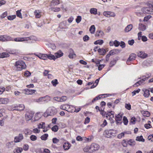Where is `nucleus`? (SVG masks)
Segmentation results:
<instances>
[{
  "label": "nucleus",
  "mask_w": 153,
  "mask_h": 153,
  "mask_svg": "<svg viewBox=\"0 0 153 153\" xmlns=\"http://www.w3.org/2000/svg\"><path fill=\"white\" fill-rule=\"evenodd\" d=\"M100 146L98 144L94 143L90 146H86L84 149V151L85 152L92 153L98 150Z\"/></svg>",
  "instance_id": "nucleus-1"
},
{
  "label": "nucleus",
  "mask_w": 153,
  "mask_h": 153,
  "mask_svg": "<svg viewBox=\"0 0 153 153\" xmlns=\"http://www.w3.org/2000/svg\"><path fill=\"white\" fill-rule=\"evenodd\" d=\"M147 5V7L142 8L141 11L144 14H151L153 11V1L148 2Z\"/></svg>",
  "instance_id": "nucleus-2"
},
{
  "label": "nucleus",
  "mask_w": 153,
  "mask_h": 153,
  "mask_svg": "<svg viewBox=\"0 0 153 153\" xmlns=\"http://www.w3.org/2000/svg\"><path fill=\"white\" fill-rule=\"evenodd\" d=\"M14 66L16 68V70L19 71H21L26 67L25 63L22 61H16L15 63Z\"/></svg>",
  "instance_id": "nucleus-3"
},
{
  "label": "nucleus",
  "mask_w": 153,
  "mask_h": 153,
  "mask_svg": "<svg viewBox=\"0 0 153 153\" xmlns=\"http://www.w3.org/2000/svg\"><path fill=\"white\" fill-rule=\"evenodd\" d=\"M50 100V97L48 95H46L43 97H40L38 99H36V101L37 102L43 101L48 102Z\"/></svg>",
  "instance_id": "nucleus-4"
},
{
  "label": "nucleus",
  "mask_w": 153,
  "mask_h": 153,
  "mask_svg": "<svg viewBox=\"0 0 153 153\" xmlns=\"http://www.w3.org/2000/svg\"><path fill=\"white\" fill-rule=\"evenodd\" d=\"M103 15L107 17H114L115 16V14L114 12L109 11H104L103 13Z\"/></svg>",
  "instance_id": "nucleus-5"
},
{
  "label": "nucleus",
  "mask_w": 153,
  "mask_h": 153,
  "mask_svg": "<svg viewBox=\"0 0 153 153\" xmlns=\"http://www.w3.org/2000/svg\"><path fill=\"white\" fill-rule=\"evenodd\" d=\"M148 77H146L145 76H143V78L142 79L139 80L138 82H137L134 85V86H138L141 85L142 83H143L145 80L148 79Z\"/></svg>",
  "instance_id": "nucleus-6"
},
{
  "label": "nucleus",
  "mask_w": 153,
  "mask_h": 153,
  "mask_svg": "<svg viewBox=\"0 0 153 153\" xmlns=\"http://www.w3.org/2000/svg\"><path fill=\"white\" fill-rule=\"evenodd\" d=\"M23 139V136L22 134H19L18 136L14 138V142L18 143L20 142Z\"/></svg>",
  "instance_id": "nucleus-7"
},
{
  "label": "nucleus",
  "mask_w": 153,
  "mask_h": 153,
  "mask_svg": "<svg viewBox=\"0 0 153 153\" xmlns=\"http://www.w3.org/2000/svg\"><path fill=\"white\" fill-rule=\"evenodd\" d=\"M33 114L32 113L27 112L25 115V118L26 121H28L31 120L33 117Z\"/></svg>",
  "instance_id": "nucleus-8"
},
{
  "label": "nucleus",
  "mask_w": 153,
  "mask_h": 153,
  "mask_svg": "<svg viewBox=\"0 0 153 153\" xmlns=\"http://www.w3.org/2000/svg\"><path fill=\"white\" fill-rule=\"evenodd\" d=\"M136 57V55L134 53H132L130 55L129 57L127 59L126 61V63L127 64L129 65V62L134 60Z\"/></svg>",
  "instance_id": "nucleus-9"
},
{
  "label": "nucleus",
  "mask_w": 153,
  "mask_h": 153,
  "mask_svg": "<svg viewBox=\"0 0 153 153\" xmlns=\"http://www.w3.org/2000/svg\"><path fill=\"white\" fill-rule=\"evenodd\" d=\"M104 135L105 137H108L110 138L111 137V135L113 133L112 132V130H106L104 132Z\"/></svg>",
  "instance_id": "nucleus-10"
},
{
  "label": "nucleus",
  "mask_w": 153,
  "mask_h": 153,
  "mask_svg": "<svg viewBox=\"0 0 153 153\" xmlns=\"http://www.w3.org/2000/svg\"><path fill=\"white\" fill-rule=\"evenodd\" d=\"M137 56L142 58H145L147 57V54L142 51H139L137 53Z\"/></svg>",
  "instance_id": "nucleus-11"
},
{
  "label": "nucleus",
  "mask_w": 153,
  "mask_h": 153,
  "mask_svg": "<svg viewBox=\"0 0 153 153\" xmlns=\"http://www.w3.org/2000/svg\"><path fill=\"white\" fill-rule=\"evenodd\" d=\"M25 38V41L31 40V42H32V41H36L37 39L36 37L34 36H31Z\"/></svg>",
  "instance_id": "nucleus-12"
},
{
  "label": "nucleus",
  "mask_w": 153,
  "mask_h": 153,
  "mask_svg": "<svg viewBox=\"0 0 153 153\" xmlns=\"http://www.w3.org/2000/svg\"><path fill=\"white\" fill-rule=\"evenodd\" d=\"M15 110L18 111H21L24 110L25 108L24 105H19L15 106L14 107Z\"/></svg>",
  "instance_id": "nucleus-13"
},
{
  "label": "nucleus",
  "mask_w": 153,
  "mask_h": 153,
  "mask_svg": "<svg viewBox=\"0 0 153 153\" xmlns=\"http://www.w3.org/2000/svg\"><path fill=\"white\" fill-rule=\"evenodd\" d=\"M110 55L112 56L115 54H118L120 52V51L118 49H113L111 50L109 52Z\"/></svg>",
  "instance_id": "nucleus-14"
},
{
  "label": "nucleus",
  "mask_w": 153,
  "mask_h": 153,
  "mask_svg": "<svg viewBox=\"0 0 153 153\" xmlns=\"http://www.w3.org/2000/svg\"><path fill=\"white\" fill-rule=\"evenodd\" d=\"M59 0H53L51 1L50 4V6L51 7L54 6L56 5H57L59 4Z\"/></svg>",
  "instance_id": "nucleus-15"
},
{
  "label": "nucleus",
  "mask_w": 153,
  "mask_h": 153,
  "mask_svg": "<svg viewBox=\"0 0 153 153\" xmlns=\"http://www.w3.org/2000/svg\"><path fill=\"white\" fill-rule=\"evenodd\" d=\"M37 56L40 59L44 60H46L48 58L47 54H40L37 55Z\"/></svg>",
  "instance_id": "nucleus-16"
},
{
  "label": "nucleus",
  "mask_w": 153,
  "mask_h": 153,
  "mask_svg": "<svg viewBox=\"0 0 153 153\" xmlns=\"http://www.w3.org/2000/svg\"><path fill=\"white\" fill-rule=\"evenodd\" d=\"M97 51L99 53V54L101 55H104L106 53V51L103 48H99Z\"/></svg>",
  "instance_id": "nucleus-17"
},
{
  "label": "nucleus",
  "mask_w": 153,
  "mask_h": 153,
  "mask_svg": "<svg viewBox=\"0 0 153 153\" xmlns=\"http://www.w3.org/2000/svg\"><path fill=\"white\" fill-rule=\"evenodd\" d=\"M10 37L6 35L0 36V41H5L7 40V39H10Z\"/></svg>",
  "instance_id": "nucleus-18"
},
{
  "label": "nucleus",
  "mask_w": 153,
  "mask_h": 153,
  "mask_svg": "<svg viewBox=\"0 0 153 153\" xmlns=\"http://www.w3.org/2000/svg\"><path fill=\"white\" fill-rule=\"evenodd\" d=\"M71 144L68 142L65 143H64L63 147L65 150H68L70 148Z\"/></svg>",
  "instance_id": "nucleus-19"
},
{
  "label": "nucleus",
  "mask_w": 153,
  "mask_h": 153,
  "mask_svg": "<svg viewBox=\"0 0 153 153\" xmlns=\"http://www.w3.org/2000/svg\"><path fill=\"white\" fill-rule=\"evenodd\" d=\"M103 32L101 30H98L97 31L95 36L100 37L104 35Z\"/></svg>",
  "instance_id": "nucleus-20"
},
{
  "label": "nucleus",
  "mask_w": 153,
  "mask_h": 153,
  "mask_svg": "<svg viewBox=\"0 0 153 153\" xmlns=\"http://www.w3.org/2000/svg\"><path fill=\"white\" fill-rule=\"evenodd\" d=\"M25 91H26V94H31L34 93L36 91L35 90H32V89H25Z\"/></svg>",
  "instance_id": "nucleus-21"
},
{
  "label": "nucleus",
  "mask_w": 153,
  "mask_h": 153,
  "mask_svg": "<svg viewBox=\"0 0 153 153\" xmlns=\"http://www.w3.org/2000/svg\"><path fill=\"white\" fill-rule=\"evenodd\" d=\"M55 54L56 58H58L63 56V53L62 52L61 50H59L57 52L55 53Z\"/></svg>",
  "instance_id": "nucleus-22"
},
{
  "label": "nucleus",
  "mask_w": 153,
  "mask_h": 153,
  "mask_svg": "<svg viewBox=\"0 0 153 153\" xmlns=\"http://www.w3.org/2000/svg\"><path fill=\"white\" fill-rule=\"evenodd\" d=\"M122 118V115L120 114H118L115 117V120L118 123H119V121H120Z\"/></svg>",
  "instance_id": "nucleus-23"
},
{
  "label": "nucleus",
  "mask_w": 153,
  "mask_h": 153,
  "mask_svg": "<svg viewBox=\"0 0 153 153\" xmlns=\"http://www.w3.org/2000/svg\"><path fill=\"white\" fill-rule=\"evenodd\" d=\"M9 101L7 98H0V102L1 104H7Z\"/></svg>",
  "instance_id": "nucleus-24"
},
{
  "label": "nucleus",
  "mask_w": 153,
  "mask_h": 153,
  "mask_svg": "<svg viewBox=\"0 0 153 153\" xmlns=\"http://www.w3.org/2000/svg\"><path fill=\"white\" fill-rule=\"evenodd\" d=\"M138 29L142 31H144L146 29V26L140 23L139 24Z\"/></svg>",
  "instance_id": "nucleus-25"
},
{
  "label": "nucleus",
  "mask_w": 153,
  "mask_h": 153,
  "mask_svg": "<svg viewBox=\"0 0 153 153\" xmlns=\"http://www.w3.org/2000/svg\"><path fill=\"white\" fill-rule=\"evenodd\" d=\"M69 107V105L68 104H65L61 105L60 106V108L61 109L63 110H65L67 111V109H68V108Z\"/></svg>",
  "instance_id": "nucleus-26"
},
{
  "label": "nucleus",
  "mask_w": 153,
  "mask_h": 153,
  "mask_svg": "<svg viewBox=\"0 0 153 153\" xmlns=\"http://www.w3.org/2000/svg\"><path fill=\"white\" fill-rule=\"evenodd\" d=\"M133 25L132 24L128 25L125 29V31L126 32H128L131 30L132 28Z\"/></svg>",
  "instance_id": "nucleus-27"
},
{
  "label": "nucleus",
  "mask_w": 153,
  "mask_h": 153,
  "mask_svg": "<svg viewBox=\"0 0 153 153\" xmlns=\"http://www.w3.org/2000/svg\"><path fill=\"white\" fill-rule=\"evenodd\" d=\"M9 54L6 52H4L2 53H0V58H4L9 57Z\"/></svg>",
  "instance_id": "nucleus-28"
},
{
  "label": "nucleus",
  "mask_w": 153,
  "mask_h": 153,
  "mask_svg": "<svg viewBox=\"0 0 153 153\" xmlns=\"http://www.w3.org/2000/svg\"><path fill=\"white\" fill-rule=\"evenodd\" d=\"M34 13L36 18H39L41 17V15L39 10H35Z\"/></svg>",
  "instance_id": "nucleus-29"
},
{
  "label": "nucleus",
  "mask_w": 153,
  "mask_h": 153,
  "mask_svg": "<svg viewBox=\"0 0 153 153\" xmlns=\"http://www.w3.org/2000/svg\"><path fill=\"white\" fill-rule=\"evenodd\" d=\"M23 150V149L21 147H18L16 149H15L14 150V153H21Z\"/></svg>",
  "instance_id": "nucleus-30"
},
{
  "label": "nucleus",
  "mask_w": 153,
  "mask_h": 153,
  "mask_svg": "<svg viewBox=\"0 0 153 153\" xmlns=\"http://www.w3.org/2000/svg\"><path fill=\"white\" fill-rule=\"evenodd\" d=\"M95 30V27L94 25H92L90 27L89 31L91 33H94Z\"/></svg>",
  "instance_id": "nucleus-31"
},
{
  "label": "nucleus",
  "mask_w": 153,
  "mask_h": 153,
  "mask_svg": "<svg viewBox=\"0 0 153 153\" xmlns=\"http://www.w3.org/2000/svg\"><path fill=\"white\" fill-rule=\"evenodd\" d=\"M142 114L144 116L149 117L150 115V113L147 111H142Z\"/></svg>",
  "instance_id": "nucleus-32"
},
{
  "label": "nucleus",
  "mask_w": 153,
  "mask_h": 153,
  "mask_svg": "<svg viewBox=\"0 0 153 153\" xmlns=\"http://www.w3.org/2000/svg\"><path fill=\"white\" fill-rule=\"evenodd\" d=\"M14 41L16 42H22L25 41V38L24 37L16 38L14 39Z\"/></svg>",
  "instance_id": "nucleus-33"
},
{
  "label": "nucleus",
  "mask_w": 153,
  "mask_h": 153,
  "mask_svg": "<svg viewBox=\"0 0 153 153\" xmlns=\"http://www.w3.org/2000/svg\"><path fill=\"white\" fill-rule=\"evenodd\" d=\"M48 58L50 59L51 60L53 59L54 60H55L56 59V58L55 56L52 54H47Z\"/></svg>",
  "instance_id": "nucleus-34"
},
{
  "label": "nucleus",
  "mask_w": 153,
  "mask_h": 153,
  "mask_svg": "<svg viewBox=\"0 0 153 153\" xmlns=\"http://www.w3.org/2000/svg\"><path fill=\"white\" fill-rule=\"evenodd\" d=\"M97 9L94 8H91L90 10V13L91 14L96 15L97 14Z\"/></svg>",
  "instance_id": "nucleus-35"
},
{
  "label": "nucleus",
  "mask_w": 153,
  "mask_h": 153,
  "mask_svg": "<svg viewBox=\"0 0 153 153\" xmlns=\"http://www.w3.org/2000/svg\"><path fill=\"white\" fill-rule=\"evenodd\" d=\"M136 140L137 141H142V142H144L145 141L144 139L143 138L142 136H141L140 137L138 136L137 137Z\"/></svg>",
  "instance_id": "nucleus-36"
},
{
  "label": "nucleus",
  "mask_w": 153,
  "mask_h": 153,
  "mask_svg": "<svg viewBox=\"0 0 153 153\" xmlns=\"http://www.w3.org/2000/svg\"><path fill=\"white\" fill-rule=\"evenodd\" d=\"M135 141L131 139L128 141V143L130 145L134 146L135 144Z\"/></svg>",
  "instance_id": "nucleus-37"
},
{
  "label": "nucleus",
  "mask_w": 153,
  "mask_h": 153,
  "mask_svg": "<svg viewBox=\"0 0 153 153\" xmlns=\"http://www.w3.org/2000/svg\"><path fill=\"white\" fill-rule=\"evenodd\" d=\"M51 10L55 12H59L60 10V8L59 7H51L50 9Z\"/></svg>",
  "instance_id": "nucleus-38"
},
{
  "label": "nucleus",
  "mask_w": 153,
  "mask_h": 153,
  "mask_svg": "<svg viewBox=\"0 0 153 153\" xmlns=\"http://www.w3.org/2000/svg\"><path fill=\"white\" fill-rule=\"evenodd\" d=\"M45 127V123L44 122H41L38 125V128H44Z\"/></svg>",
  "instance_id": "nucleus-39"
},
{
  "label": "nucleus",
  "mask_w": 153,
  "mask_h": 153,
  "mask_svg": "<svg viewBox=\"0 0 153 153\" xmlns=\"http://www.w3.org/2000/svg\"><path fill=\"white\" fill-rule=\"evenodd\" d=\"M149 90H146L144 92L143 95L145 97H148L149 95Z\"/></svg>",
  "instance_id": "nucleus-40"
},
{
  "label": "nucleus",
  "mask_w": 153,
  "mask_h": 153,
  "mask_svg": "<svg viewBox=\"0 0 153 153\" xmlns=\"http://www.w3.org/2000/svg\"><path fill=\"white\" fill-rule=\"evenodd\" d=\"M48 137V134H45L42 135L41 137V139L42 140H45Z\"/></svg>",
  "instance_id": "nucleus-41"
},
{
  "label": "nucleus",
  "mask_w": 153,
  "mask_h": 153,
  "mask_svg": "<svg viewBox=\"0 0 153 153\" xmlns=\"http://www.w3.org/2000/svg\"><path fill=\"white\" fill-rule=\"evenodd\" d=\"M21 10H18L16 12V14L17 16L20 18H22V16L21 14Z\"/></svg>",
  "instance_id": "nucleus-42"
},
{
  "label": "nucleus",
  "mask_w": 153,
  "mask_h": 153,
  "mask_svg": "<svg viewBox=\"0 0 153 153\" xmlns=\"http://www.w3.org/2000/svg\"><path fill=\"white\" fill-rule=\"evenodd\" d=\"M16 18V15L9 16H7V19L10 20H12Z\"/></svg>",
  "instance_id": "nucleus-43"
},
{
  "label": "nucleus",
  "mask_w": 153,
  "mask_h": 153,
  "mask_svg": "<svg viewBox=\"0 0 153 153\" xmlns=\"http://www.w3.org/2000/svg\"><path fill=\"white\" fill-rule=\"evenodd\" d=\"M51 83L54 86H56V85L58 84V82L57 80L56 79H55L52 80L51 82Z\"/></svg>",
  "instance_id": "nucleus-44"
},
{
  "label": "nucleus",
  "mask_w": 153,
  "mask_h": 153,
  "mask_svg": "<svg viewBox=\"0 0 153 153\" xmlns=\"http://www.w3.org/2000/svg\"><path fill=\"white\" fill-rule=\"evenodd\" d=\"M51 129L52 131L56 132L58 130V126L56 125H55Z\"/></svg>",
  "instance_id": "nucleus-45"
},
{
  "label": "nucleus",
  "mask_w": 153,
  "mask_h": 153,
  "mask_svg": "<svg viewBox=\"0 0 153 153\" xmlns=\"http://www.w3.org/2000/svg\"><path fill=\"white\" fill-rule=\"evenodd\" d=\"M65 25L64 22L60 23L59 24V27L61 29H63L65 28Z\"/></svg>",
  "instance_id": "nucleus-46"
},
{
  "label": "nucleus",
  "mask_w": 153,
  "mask_h": 153,
  "mask_svg": "<svg viewBox=\"0 0 153 153\" xmlns=\"http://www.w3.org/2000/svg\"><path fill=\"white\" fill-rule=\"evenodd\" d=\"M25 134H30L32 133V131L29 129H26L25 130Z\"/></svg>",
  "instance_id": "nucleus-47"
},
{
  "label": "nucleus",
  "mask_w": 153,
  "mask_h": 153,
  "mask_svg": "<svg viewBox=\"0 0 153 153\" xmlns=\"http://www.w3.org/2000/svg\"><path fill=\"white\" fill-rule=\"evenodd\" d=\"M125 107L126 109L130 110L131 109V105L129 103H128V104L126 103Z\"/></svg>",
  "instance_id": "nucleus-48"
},
{
  "label": "nucleus",
  "mask_w": 153,
  "mask_h": 153,
  "mask_svg": "<svg viewBox=\"0 0 153 153\" xmlns=\"http://www.w3.org/2000/svg\"><path fill=\"white\" fill-rule=\"evenodd\" d=\"M123 122L124 125H126L128 124V120L127 118L125 116L123 117Z\"/></svg>",
  "instance_id": "nucleus-49"
},
{
  "label": "nucleus",
  "mask_w": 153,
  "mask_h": 153,
  "mask_svg": "<svg viewBox=\"0 0 153 153\" xmlns=\"http://www.w3.org/2000/svg\"><path fill=\"white\" fill-rule=\"evenodd\" d=\"M67 99V97L66 96H63L60 97V102H63L65 101Z\"/></svg>",
  "instance_id": "nucleus-50"
},
{
  "label": "nucleus",
  "mask_w": 153,
  "mask_h": 153,
  "mask_svg": "<svg viewBox=\"0 0 153 153\" xmlns=\"http://www.w3.org/2000/svg\"><path fill=\"white\" fill-rule=\"evenodd\" d=\"M108 114H110L111 116L109 118V120H111V119L114 117V114L113 111H111L108 113Z\"/></svg>",
  "instance_id": "nucleus-51"
},
{
  "label": "nucleus",
  "mask_w": 153,
  "mask_h": 153,
  "mask_svg": "<svg viewBox=\"0 0 153 153\" xmlns=\"http://www.w3.org/2000/svg\"><path fill=\"white\" fill-rule=\"evenodd\" d=\"M128 142L125 140H124L122 142V144L124 147H126L127 145Z\"/></svg>",
  "instance_id": "nucleus-52"
},
{
  "label": "nucleus",
  "mask_w": 153,
  "mask_h": 153,
  "mask_svg": "<svg viewBox=\"0 0 153 153\" xmlns=\"http://www.w3.org/2000/svg\"><path fill=\"white\" fill-rule=\"evenodd\" d=\"M81 17L79 16H78L76 19V21L77 23H78L81 21Z\"/></svg>",
  "instance_id": "nucleus-53"
},
{
  "label": "nucleus",
  "mask_w": 153,
  "mask_h": 153,
  "mask_svg": "<svg viewBox=\"0 0 153 153\" xmlns=\"http://www.w3.org/2000/svg\"><path fill=\"white\" fill-rule=\"evenodd\" d=\"M116 63V60H113L110 63L109 66L111 67H112Z\"/></svg>",
  "instance_id": "nucleus-54"
},
{
  "label": "nucleus",
  "mask_w": 153,
  "mask_h": 153,
  "mask_svg": "<svg viewBox=\"0 0 153 153\" xmlns=\"http://www.w3.org/2000/svg\"><path fill=\"white\" fill-rule=\"evenodd\" d=\"M114 45L115 47H118L120 45V42L117 41V40H115L114 42Z\"/></svg>",
  "instance_id": "nucleus-55"
},
{
  "label": "nucleus",
  "mask_w": 153,
  "mask_h": 153,
  "mask_svg": "<svg viewBox=\"0 0 153 153\" xmlns=\"http://www.w3.org/2000/svg\"><path fill=\"white\" fill-rule=\"evenodd\" d=\"M30 140L32 141H35L37 139L36 137L34 135H31L30 137Z\"/></svg>",
  "instance_id": "nucleus-56"
},
{
  "label": "nucleus",
  "mask_w": 153,
  "mask_h": 153,
  "mask_svg": "<svg viewBox=\"0 0 153 153\" xmlns=\"http://www.w3.org/2000/svg\"><path fill=\"white\" fill-rule=\"evenodd\" d=\"M7 15V12L6 11L1 16V19H3L6 17Z\"/></svg>",
  "instance_id": "nucleus-57"
},
{
  "label": "nucleus",
  "mask_w": 153,
  "mask_h": 153,
  "mask_svg": "<svg viewBox=\"0 0 153 153\" xmlns=\"http://www.w3.org/2000/svg\"><path fill=\"white\" fill-rule=\"evenodd\" d=\"M140 91V89H138L137 90H134L132 92V95L133 96L136 94V93H138Z\"/></svg>",
  "instance_id": "nucleus-58"
},
{
  "label": "nucleus",
  "mask_w": 153,
  "mask_h": 153,
  "mask_svg": "<svg viewBox=\"0 0 153 153\" xmlns=\"http://www.w3.org/2000/svg\"><path fill=\"white\" fill-rule=\"evenodd\" d=\"M83 39L84 41L86 42L89 40V37L87 35H85L83 37Z\"/></svg>",
  "instance_id": "nucleus-59"
},
{
  "label": "nucleus",
  "mask_w": 153,
  "mask_h": 153,
  "mask_svg": "<svg viewBox=\"0 0 153 153\" xmlns=\"http://www.w3.org/2000/svg\"><path fill=\"white\" fill-rule=\"evenodd\" d=\"M31 75V73L28 71H26L24 74L25 76H28Z\"/></svg>",
  "instance_id": "nucleus-60"
},
{
  "label": "nucleus",
  "mask_w": 153,
  "mask_h": 153,
  "mask_svg": "<svg viewBox=\"0 0 153 153\" xmlns=\"http://www.w3.org/2000/svg\"><path fill=\"white\" fill-rule=\"evenodd\" d=\"M68 57L70 59H73L76 56V54L75 53H72V54H69L68 56Z\"/></svg>",
  "instance_id": "nucleus-61"
},
{
  "label": "nucleus",
  "mask_w": 153,
  "mask_h": 153,
  "mask_svg": "<svg viewBox=\"0 0 153 153\" xmlns=\"http://www.w3.org/2000/svg\"><path fill=\"white\" fill-rule=\"evenodd\" d=\"M107 124V122L106 120H105L103 121V123L101 125V126L102 127H103L106 126Z\"/></svg>",
  "instance_id": "nucleus-62"
},
{
  "label": "nucleus",
  "mask_w": 153,
  "mask_h": 153,
  "mask_svg": "<svg viewBox=\"0 0 153 153\" xmlns=\"http://www.w3.org/2000/svg\"><path fill=\"white\" fill-rule=\"evenodd\" d=\"M52 140L54 143H57L59 141V140L56 138H53Z\"/></svg>",
  "instance_id": "nucleus-63"
},
{
  "label": "nucleus",
  "mask_w": 153,
  "mask_h": 153,
  "mask_svg": "<svg viewBox=\"0 0 153 153\" xmlns=\"http://www.w3.org/2000/svg\"><path fill=\"white\" fill-rule=\"evenodd\" d=\"M28 145L27 144L23 146V149L25 151L27 150L28 149Z\"/></svg>",
  "instance_id": "nucleus-64"
}]
</instances>
